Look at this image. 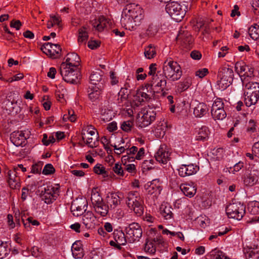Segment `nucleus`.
<instances>
[{
    "label": "nucleus",
    "instance_id": "nucleus-41",
    "mask_svg": "<svg viewBox=\"0 0 259 259\" xmlns=\"http://www.w3.org/2000/svg\"><path fill=\"white\" fill-rule=\"evenodd\" d=\"M156 54V50L153 45L150 44L145 48L144 55L146 58H153Z\"/></svg>",
    "mask_w": 259,
    "mask_h": 259
},
{
    "label": "nucleus",
    "instance_id": "nucleus-63",
    "mask_svg": "<svg viewBox=\"0 0 259 259\" xmlns=\"http://www.w3.org/2000/svg\"><path fill=\"white\" fill-rule=\"evenodd\" d=\"M255 122L253 120H250L248 122L247 130L248 132H254L255 131Z\"/></svg>",
    "mask_w": 259,
    "mask_h": 259
},
{
    "label": "nucleus",
    "instance_id": "nucleus-11",
    "mask_svg": "<svg viewBox=\"0 0 259 259\" xmlns=\"http://www.w3.org/2000/svg\"><path fill=\"white\" fill-rule=\"evenodd\" d=\"M125 232L130 242L139 241L142 236V228L137 223H133L126 227Z\"/></svg>",
    "mask_w": 259,
    "mask_h": 259
},
{
    "label": "nucleus",
    "instance_id": "nucleus-37",
    "mask_svg": "<svg viewBox=\"0 0 259 259\" xmlns=\"http://www.w3.org/2000/svg\"><path fill=\"white\" fill-rule=\"evenodd\" d=\"M113 237L119 245H124L126 242V239L124 232L121 230H114Z\"/></svg>",
    "mask_w": 259,
    "mask_h": 259
},
{
    "label": "nucleus",
    "instance_id": "nucleus-51",
    "mask_svg": "<svg viewBox=\"0 0 259 259\" xmlns=\"http://www.w3.org/2000/svg\"><path fill=\"white\" fill-rule=\"evenodd\" d=\"M94 171L98 175H102L104 177L108 176L105 167L101 164H97L94 166Z\"/></svg>",
    "mask_w": 259,
    "mask_h": 259
},
{
    "label": "nucleus",
    "instance_id": "nucleus-33",
    "mask_svg": "<svg viewBox=\"0 0 259 259\" xmlns=\"http://www.w3.org/2000/svg\"><path fill=\"white\" fill-rule=\"evenodd\" d=\"M156 242H157L158 243H161L162 241L161 238L159 237V238H156L152 240L146 241L144 247L145 251L150 253H154L156 251V247L154 245V243Z\"/></svg>",
    "mask_w": 259,
    "mask_h": 259
},
{
    "label": "nucleus",
    "instance_id": "nucleus-29",
    "mask_svg": "<svg viewBox=\"0 0 259 259\" xmlns=\"http://www.w3.org/2000/svg\"><path fill=\"white\" fill-rule=\"evenodd\" d=\"M96 218L91 211H87L82 216V223L85 227L88 229L94 227L95 224Z\"/></svg>",
    "mask_w": 259,
    "mask_h": 259
},
{
    "label": "nucleus",
    "instance_id": "nucleus-12",
    "mask_svg": "<svg viewBox=\"0 0 259 259\" xmlns=\"http://www.w3.org/2000/svg\"><path fill=\"white\" fill-rule=\"evenodd\" d=\"M211 113L214 120H223L227 116L224 110V104L220 99H217L213 103Z\"/></svg>",
    "mask_w": 259,
    "mask_h": 259
},
{
    "label": "nucleus",
    "instance_id": "nucleus-27",
    "mask_svg": "<svg viewBox=\"0 0 259 259\" xmlns=\"http://www.w3.org/2000/svg\"><path fill=\"white\" fill-rule=\"evenodd\" d=\"M249 80L245 83H243L244 86L245 92L247 95H250L254 93L259 94V83L257 82L251 81Z\"/></svg>",
    "mask_w": 259,
    "mask_h": 259
},
{
    "label": "nucleus",
    "instance_id": "nucleus-45",
    "mask_svg": "<svg viewBox=\"0 0 259 259\" xmlns=\"http://www.w3.org/2000/svg\"><path fill=\"white\" fill-rule=\"evenodd\" d=\"M248 209L252 214H256L259 212V202L253 201L250 202L248 204Z\"/></svg>",
    "mask_w": 259,
    "mask_h": 259
},
{
    "label": "nucleus",
    "instance_id": "nucleus-4",
    "mask_svg": "<svg viewBox=\"0 0 259 259\" xmlns=\"http://www.w3.org/2000/svg\"><path fill=\"white\" fill-rule=\"evenodd\" d=\"M165 10L172 19L177 22H180L186 14L187 7L178 2L171 1L166 4Z\"/></svg>",
    "mask_w": 259,
    "mask_h": 259
},
{
    "label": "nucleus",
    "instance_id": "nucleus-23",
    "mask_svg": "<svg viewBox=\"0 0 259 259\" xmlns=\"http://www.w3.org/2000/svg\"><path fill=\"white\" fill-rule=\"evenodd\" d=\"M106 201L110 211L115 210V208L120 203L119 196L115 193L108 194L106 197Z\"/></svg>",
    "mask_w": 259,
    "mask_h": 259
},
{
    "label": "nucleus",
    "instance_id": "nucleus-18",
    "mask_svg": "<svg viewBox=\"0 0 259 259\" xmlns=\"http://www.w3.org/2000/svg\"><path fill=\"white\" fill-rule=\"evenodd\" d=\"M145 189L149 195L154 194L156 196L160 193L162 190L161 183L158 179H154L145 184Z\"/></svg>",
    "mask_w": 259,
    "mask_h": 259
},
{
    "label": "nucleus",
    "instance_id": "nucleus-21",
    "mask_svg": "<svg viewBox=\"0 0 259 259\" xmlns=\"http://www.w3.org/2000/svg\"><path fill=\"white\" fill-rule=\"evenodd\" d=\"M180 188L184 194L190 198L194 196L196 193V186L194 183L182 184Z\"/></svg>",
    "mask_w": 259,
    "mask_h": 259
},
{
    "label": "nucleus",
    "instance_id": "nucleus-20",
    "mask_svg": "<svg viewBox=\"0 0 259 259\" xmlns=\"http://www.w3.org/2000/svg\"><path fill=\"white\" fill-rule=\"evenodd\" d=\"M169 153L165 145L160 146L156 153L155 154L156 160L160 163H166L169 159Z\"/></svg>",
    "mask_w": 259,
    "mask_h": 259
},
{
    "label": "nucleus",
    "instance_id": "nucleus-5",
    "mask_svg": "<svg viewBox=\"0 0 259 259\" xmlns=\"http://www.w3.org/2000/svg\"><path fill=\"white\" fill-rule=\"evenodd\" d=\"M60 72L64 80L71 84H77L81 78V74L78 68L67 66L62 63L60 67Z\"/></svg>",
    "mask_w": 259,
    "mask_h": 259
},
{
    "label": "nucleus",
    "instance_id": "nucleus-42",
    "mask_svg": "<svg viewBox=\"0 0 259 259\" xmlns=\"http://www.w3.org/2000/svg\"><path fill=\"white\" fill-rule=\"evenodd\" d=\"M248 34L252 39H257L259 37V24L251 25L248 29Z\"/></svg>",
    "mask_w": 259,
    "mask_h": 259
},
{
    "label": "nucleus",
    "instance_id": "nucleus-50",
    "mask_svg": "<svg viewBox=\"0 0 259 259\" xmlns=\"http://www.w3.org/2000/svg\"><path fill=\"white\" fill-rule=\"evenodd\" d=\"M63 120L64 121H66L68 120H69L71 122L75 121L76 120V117L74 115V110L71 109H68V113L63 115Z\"/></svg>",
    "mask_w": 259,
    "mask_h": 259
},
{
    "label": "nucleus",
    "instance_id": "nucleus-16",
    "mask_svg": "<svg viewBox=\"0 0 259 259\" xmlns=\"http://www.w3.org/2000/svg\"><path fill=\"white\" fill-rule=\"evenodd\" d=\"M88 202L84 199H76L72 202L71 210L74 216L78 217L83 213L87 210Z\"/></svg>",
    "mask_w": 259,
    "mask_h": 259
},
{
    "label": "nucleus",
    "instance_id": "nucleus-15",
    "mask_svg": "<svg viewBox=\"0 0 259 259\" xmlns=\"http://www.w3.org/2000/svg\"><path fill=\"white\" fill-rule=\"evenodd\" d=\"M41 50L47 55L50 56L52 58L58 57L61 52V48L59 45L54 44L51 42L44 44L41 47Z\"/></svg>",
    "mask_w": 259,
    "mask_h": 259
},
{
    "label": "nucleus",
    "instance_id": "nucleus-57",
    "mask_svg": "<svg viewBox=\"0 0 259 259\" xmlns=\"http://www.w3.org/2000/svg\"><path fill=\"white\" fill-rule=\"evenodd\" d=\"M124 165V169L130 173L136 172V167L134 164H127L126 163H123Z\"/></svg>",
    "mask_w": 259,
    "mask_h": 259
},
{
    "label": "nucleus",
    "instance_id": "nucleus-56",
    "mask_svg": "<svg viewBox=\"0 0 259 259\" xmlns=\"http://www.w3.org/2000/svg\"><path fill=\"white\" fill-rule=\"evenodd\" d=\"M102 119L104 121H108L112 119V111L108 110L106 111V109L102 110Z\"/></svg>",
    "mask_w": 259,
    "mask_h": 259
},
{
    "label": "nucleus",
    "instance_id": "nucleus-58",
    "mask_svg": "<svg viewBox=\"0 0 259 259\" xmlns=\"http://www.w3.org/2000/svg\"><path fill=\"white\" fill-rule=\"evenodd\" d=\"M208 73V70L207 68H204L199 69L196 71L195 75L200 78H202Z\"/></svg>",
    "mask_w": 259,
    "mask_h": 259
},
{
    "label": "nucleus",
    "instance_id": "nucleus-9",
    "mask_svg": "<svg viewBox=\"0 0 259 259\" xmlns=\"http://www.w3.org/2000/svg\"><path fill=\"white\" fill-rule=\"evenodd\" d=\"M235 68L237 73L240 75L242 83L251 80L254 76L253 69L242 61L236 63Z\"/></svg>",
    "mask_w": 259,
    "mask_h": 259
},
{
    "label": "nucleus",
    "instance_id": "nucleus-53",
    "mask_svg": "<svg viewBox=\"0 0 259 259\" xmlns=\"http://www.w3.org/2000/svg\"><path fill=\"white\" fill-rule=\"evenodd\" d=\"M133 125V122L131 120L125 121L121 124V128L126 132H128L131 130Z\"/></svg>",
    "mask_w": 259,
    "mask_h": 259
},
{
    "label": "nucleus",
    "instance_id": "nucleus-61",
    "mask_svg": "<svg viewBox=\"0 0 259 259\" xmlns=\"http://www.w3.org/2000/svg\"><path fill=\"white\" fill-rule=\"evenodd\" d=\"M228 231V229L225 228L224 231H219L218 233H214V234L210 235L209 237V240H212L214 238H217L218 236H223L226 234Z\"/></svg>",
    "mask_w": 259,
    "mask_h": 259
},
{
    "label": "nucleus",
    "instance_id": "nucleus-6",
    "mask_svg": "<svg viewBox=\"0 0 259 259\" xmlns=\"http://www.w3.org/2000/svg\"><path fill=\"white\" fill-rule=\"evenodd\" d=\"M126 204L131 210H133L138 215L143 213V201L137 191H130L126 197Z\"/></svg>",
    "mask_w": 259,
    "mask_h": 259
},
{
    "label": "nucleus",
    "instance_id": "nucleus-7",
    "mask_svg": "<svg viewBox=\"0 0 259 259\" xmlns=\"http://www.w3.org/2000/svg\"><path fill=\"white\" fill-rule=\"evenodd\" d=\"M220 80L218 81L219 87L225 90L233 82L234 79V72L232 68L229 66H225L220 69L218 73Z\"/></svg>",
    "mask_w": 259,
    "mask_h": 259
},
{
    "label": "nucleus",
    "instance_id": "nucleus-1",
    "mask_svg": "<svg viewBox=\"0 0 259 259\" xmlns=\"http://www.w3.org/2000/svg\"><path fill=\"white\" fill-rule=\"evenodd\" d=\"M144 18L143 9L138 5L130 3L123 9L120 22L125 29H133Z\"/></svg>",
    "mask_w": 259,
    "mask_h": 259
},
{
    "label": "nucleus",
    "instance_id": "nucleus-60",
    "mask_svg": "<svg viewBox=\"0 0 259 259\" xmlns=\"http://www.w3.org/2000/svg\"><path fill=\"white\" fill-rule=\"evenodd\" d=\"M136 159L135 156L132 155H128L126 153V155L122 156L121 158V161L122 163H127V162H133Z\"/></svg>",
    "mask_w": 259,
    "mask_h": 259
},
{
    "label": "nucleus",
    "instance_id": "nucleus-43",
    "mask_svg": "<svg viewBox=\"0 0 259 259\" xmlns=\"http://www.w3.org/2000/svg\"><path fill=\"white\" fill-rule=\"evenodd\" d=\"M248 256L252 259L259 258V247L257 245H253L248 248Z\"/></svg>",
    "mask_w": 259,
    "mask_h": 259
},
{
    "label": "nucleus",
    "instance_id": "nucleus-14",
    "mask_svg": "<svg viewBox=\"0 0 259 259\" xmlns=\"http://www.w3.org/2000/svg\"><path fill=\"white\" fill-rule=\"evenodd\" d=\"M6 175L8 178V182L11 188L18 189L20 188V174L14 167L12 169L8 170Z\"/></svg>",
    "mask_w": 259,
    "mask_h": 259
},
{
    "label": "nucleus",
    "instance_id": "nucleus-52",
    "mask_svg": "<svg viewBox=\"0 0 259 259\" xmlns=\"http://www.w3.org/2000/svg\"><path fill=\"white\" fill-rule=\"evenodd\" d=\"M145 89H143L142 90H138L137 91V98L141 97V100L145 101H148L151 99V95L148 94L144 92Z\"/></svg>",
    "mask_w": 259,
    "mask_h": 259
},
{
    "label": "nucleus",
    "instance_id": "nucleus-28",
    "mask_svg": "<svg viewBox=\"0 0 259 259\" xmlns=\"http://www.w3.org/2000/svg\"><path fill=\"white\" fill-rule=\"evenodd\" d=\"M82 246V245L80 241H75L72 244L71 251L74 258L80 259L83 257L84 253Z\"/></svg>",
    "mask_w": 259,
    "mask_h": 259
},
{
    "label": "nucleus",
    "instance_id": "nucleus-36",
    "mask_svg": "<svg viewBox=\"0 0 259 259\" xmlns=\"http://www.w3.org/2000/svg\"><path fill=\"white\" fill-rule=\"evenodd\" d=\"M244 102L246 106L250 107L252 105H254L259 99V94L255 93L247 95L244 93Z\"/></svg>",
    "mask_w": 259,
    "mask_h": 259
},
{
    "label": "nucleus",
    "instance_id": "nucleus-31",
    "mask_svg": "<svg viewBox=\"0 0 259 259\" xmlns=\"http://www.w3.org/2000/svg\"><path fill=\"white\" fill-rule=\"evenodd\" d=\"M95 212L101 217H105L108 214L110 208L108 204L104 201L93 206Z\"/></svg>",
    "mask_w": 259,
    "mask_h": 259
},
{
    "label": "nucleus",
    "instance_id": "nucleus-62",
    "mask_svg": "<svg viewBox=\"0 0 259 259\" xmlns=\"http://www.w3.org/2000/svg\"><path fill=\"white\" fill-rule=\"evenodd\" d=\"M157 31V28L156 26L150 24L149 25L148 28L147 30V33L149 35H154Z\"/></svg>",
    "mask_w": 259,
    "mask_h": 259
},
{
    "label": "nucleus",
    "instance_id": "nucleus-38",
    "mask_svg": "<svg viewBox=\"0 0 259 259\" xmlns=\"http://www.w3.org/2000/svg\"><path fill=\"white\" fill-rule=\"evenodd\" d=\"M171 207L168 205L161 204L159 208L161 215L165 219L169 220L172 218V213L171 211Z\"/></svg>",
    "mask_w": 259,
    "mask_h": 259
},
{
    "label": "nucleus",
    "instance_id": "nucleus-30",
    "mask_svg": "<svg viewBox=\"0 0 259 259\" xmlns=\"http://www.w3.org/2000/svg\"><path fill=\"white\" fill-rule=\"evenodd\" d=\"M89 39L88 28L82 26L78 30L77 41L79 46L85 45Z\"/></svg>",
    "mask_w": 259,
    "mask_h": 259
},
{
    "label": "nucleus",
    "instance_id": "nucleus-19",
    "mask_svg": "<svg viewBox=\"0 0 259 259\" xmlns=\"http://www.w3.org/2000/svg\"><path fill=\"white\" fill-rule=\"evenodd\" d=\"M27 137L23 131L13 132L10 136V140L12 143L16 146H22L25 144Z\"/></svg>",
    "mask_w": 259,
    "mask_h": 259
},
{
    "label": "nucleus",
    "instance_id": "nucleus-49",
    "mask_svg": "<svg viewBox=\"0 0 259 259\" xmlns=\"http://www.w3.org/2000/svg\"><path fill=\"white\" fill-rule=\"evenodd\" d=\"M156 66L157 65L155 63H152L149 66L148 75L151 76V78L154 77L155 75L160 74L162 73L160 70H157Z\"/></svg>",
    "mask_w": 259,
    "mask_h": 259
},
{
    "label": "nucleus",
    "instance_id": "nucleus-10",
    "mask_svg": "<svg viewBox=\"0 0 259 259\" xmlns=\"http://www.w3.org/2000/svg\"><path fill=\"white\" fill-rule=\"evenodd\" d=\"M59 187L52 185L44 186L41 192V198L45 203H52L55 200L59 195Z\"/></svg>",
    "mask_w": 259,
    "mask_h": 259
},
{
    "label": "nucleus",
    "instance_id": "nucleus-35",
    "mask_svg": "<svg viewBox=\"0 0 259 259\" xmlns=\"http://www.w3.org/2000/svg\"><path fill=\"white\" fill-rule=\"evenodd\" d=\"M209 134V131L208 127L202 126L197 131L196 139L197 140L204 141L208 139Z\"/></svg>",
    "mask_w": 259,
    "mask_h": 259
},
{
    "label": "nucleus",
    "instance_id": "nucleus-55",
    "mask_svg": "<svg viewBox=\"0 0 259 259\" xmlns=\"http://www.w3.org/2000/svg\"><path fill=\"white\" fill-rule=\"evenodd\" d=\"M42 162L41 161L38 162L32 165L31 167V171L33 174H38L40 172L42 166Z\"/></svg>",
    "mask_w": 259,
    "mask_h": 259
},
{
    "label": "nucleus",
    "instance_id": "nucleus-54",
    "mask_svg": "<svg viewBox=\"0 0 259 259\" xmlns=\"http://www.w3.org/2000/svg\"><path fill=\"white\" fill-rule=\"evenodd\" d=\"M55 171V169L52 164H47L45 166L42 172L44 175H48L53 174Z\"/></svg>",
    "mask_w": 259,
    "mask_h": 259
},
{
    "label": "nucleus",
    "instance_id": "nucleus-47",
    "mask_svg": "<svg viewBox=\"0 0 259 259\" xmlns=\"http://www.w3.org/2000/svg\"><path fill=\"white\" fill-rule=\"evenodd\" d=\"M112 170L119 177L125 176L124 167H122L121 164L119 163H115L112 167Z\"/></svg>",
    "mask_w": 259,
    "mask_h": 259
},
{
    "label": "nucleus",
    "instance_id": "nucleus-8",
    "mask_svg": "<svg viewBox=\"0 0 259 259\" xmlns=\"http://www.w3.org/2000/svg\"><path fill=\"white\" fill-rule=\"evenodd\" d=\"M226 211L229 218L240 220L245 213V206L240 202H235L226 207Z\"/></svg>",
    "mask_w": 259,
    "mask_h": 259
},
{
    "label": "nucleus",
    "instance_id": "nucleus-40",
    "mask_svg": "<svg viewBox=\"0 0 259 259\" xmlns=\"http://www.w3.org/2000/svg\"><path fill=\"white\" fill-rule=\"evenodd\" d=\"M10 250L8 242L0 241V259L6 257L9 254Z\"/></svg>",
    "mask_w": 259,
    "mask_h": 259
},
{
    "label": "nucleus",
    "instance_id": "nucleus-64",
    "mask_svg": "<svg viewBox=\"0 0 259 259\" xmlns=\"http://www.w3.org/2000/svg\"><path fill=\"white\" fill-rule=\"evenodd\" d=\"M252 150L254 154L259 158V141L254 144Z\"/></svg>",
    "mask_w": 259,
    "mask_h": 259
},
{
    "label": "nucleus",
    "instance_id": "nucleus-48",
    "mask_svg": "<svg viewBox=\"0 0 259 259\" xmlns=\"http://www.w3.org/2000/svg\"><path fill=\"white\" fill-rule=\"evenodd\" d=\"M210 255L211 259H230L223 251L220 250H213Z\"/></svg>",
    "mask_w": 259,
    "mask_h": 259
},
{
    "label": "nucleus",
    "instance_id": "nucleus-22",
    "mask_svg": "<svg viewBox=\"0 0 259 259\" xmlns=\"http://www.w3.org/2000/svg\"><path fill=\"white\" fill-rule=\"evenodd\" d=\"M177 39L186 46L190 45L193 42V38L190 33L184 29H181L179 31Z\"/></svg>",
    "mask_w": 259,
    "mask_h": 259
},
{
    "label": "nucleus",
    "instance_id": "nucleus-39",
    "mask_svg": "<svg viewBox=\"0 0 259 259\" xmlns=\"http://www.w3.org/2000/svg\"><path fill=\"white\" fill-rule=\"evenodd\" d=\"M90 81L91 84L95 85V86H99V84L102 85L103 87L102 81V76L99 72H93L90 76Z\"/></svg>",
    "mask_w": 259,
    "mask_h": 259
},
{
    "label": "nucleus",
    "instance_id": "nucleus-3",
    "mask_svg": "<svg viewBox=\"0 0 259 259\" xmlns=\"http://www.w3.org/2000/svg\"><path fill=\"white\" fill-rule=\"evenodd\" d=\"M163 74L166 79L176 81L179 80L182 75L181 67L176 61L167 59L164 61L162 66Z\"/></svg>",
    "mask_w": 259,
    "mask_h": 259
},
{
    "label": "nucleus",
    "instance_id": "nucleus-17",
    "mask_svg": "<svg viewBox=\"0 0 259 259\" xmlns=\"http://www.w3.org/2000/svg\"><path fill=\"white\" fill-rule=\"evenodd\" d=\"M199 169L198 166L193 164H182L178 169L179 175L181 177H185L195 174Z\"/></svg>",
    "mask_w": 259,
    "mask_h": 259
},
{
    "label": "nucleus",
    "instance_id": "nucleus-25",
    "mask_svg": "<svg viewBox=\"0 0 259 259\" xmlns=\"http://www.w3.org/2000/svg\"><path fill=\"white\" fill-rule=\"evenodd\" d=\"M103 89L101 84L99 86L90 87L88 91L89 98L93 102L99 99Z\"/></svg>",
    "mask_w": 259,
    "mask_h": 259
},
{
    "label": "nucleus",
    "instance_id": "nucleus-32",
    "mask_svg": "<svg viewBox=\"0 0 259 259\" xmlns=\"http://www.w3.org/2000/svg\"><path fill=\"white\" fill-rule=\"evenodd\" d=\"M208 110L206 104L204 103H199L194 108L193 113L196 117H201L206 113Z\"/></svg>",
    "mask_w": 259,
    "mask_h": 259
},
{
    "label": "nucleus",
    "instance_id": "nucleus-24",
    "mask_svg": "<svg viewBox=\"0 0 259 259\" xmlns=\"http://www.w3.org/2000/svg\"><path fill=\"white\" fill-rule=\"evenodd\" d=\"M80 61V59L79 56L75 53H72L67 54L66 62L64 63L67 66H69L70 68H78V66L79 65Z\"/></svg>",
    "mask_w": 259,
    "mask_h": 259
},
{
    "label": "nucleus",
    "instance_id": "nucleus-26",
    "mask_svg": "<svg viewBox=\"0 0 259 259\" xmlns=\"http://www.w3.org/2000/svg\"><path fill=\"white\" fill-rule=\"evenodd\" d=\"M110 21L104 16H101L97 20L93 22L92 25L99 31H101L105 28H108L110 26Z\"/></svg>",
    "mask_w": 259,
    "mask_h": 259
},
{
    "label": "nucleus",
    "instance_id": "nucleus-13",
    "mask_svg": "<svg viewBox=\"0 0 259 259\" xmlns=\"http://www.w3.org/2000/svg\"><path fill=\"white\" fill-rule=\"evenodd\" d=\"M166 77L163 74L155 75L154 77L150 80V83H148L145 85L146 90L148 91V89L156 90L159 88V90L162 91L166 85Z\"/></svg>",
    "mask_w": 259,
    "mask_h": 259
},
{
    "label": "nucleus",
    "instance_id": "nucleus-2",
    "mask_svg": "<svg viewBox=\"0 0 259 259\" xmlns=\"http://www.w3.org/2000/svg\"><path fill=\"white\" fill-rule=\"evenodd\" d=\"M158 104L154 106L153 104H150L146 108L142 110L139 114L138 118V124L139 127L142 128L149 125L155 120L156 115V109L160 108Z\"/></svg>",
    "mask_w": 259,
    "mask_h": 259
},
{
    "label": "nucleus",
    "instance_id": "nucleus-46",
    "mask_svg": "<svg viewBox=\"0 0 259 259\" xmlns=\"http://www.w3.org/2000/svg\"><path fill=\"white\" fill-rule=\"evenodd\" d=\"M191 84V80L190 78L186 79L184 81L180 82L178 86L179 92H182L187 90Z\"/></svg>",
    "mask_w": 259,
    "mask_h": 259
},
{
    "label": "nucleus",
    "instance_id": "nucleus-59",
    "mask_svg": "<svg viewBox=\"0 0 259 259\" xmlns=\"http://www.w3.org/2000/svg\"><path fill=\"white\" fill-rule=\"evenodd\" d=\"M243 167V163L242 162H239L235 164L233 167H230L229 172L235 174V172L239 171Z\"/></svg>",
    "mask_w": 259,
    "mask_h": 259
},
{
    "label": "nucleus",
    "instance_id": "nucleus-34",
    "mask_svg": "<svg viewBox=\"0 0 259 259\" xmlns=\"http://www.w3.org/2000/svg\"><path fill=\"white\" fill-rule=\"evenodd\" d=\"M5 109L9 112L18 113L20 112V108L17 105V102L7 100L5 102Z\"/></svg>",
    "mask_w": 259,
    "mask_h": 259
},
{
    "label": "nucleus",
    "instance_id": "nucleus-44",
    "mask_svg": "<svg viewBox=\"0 0 259 259\" xmlns=\"http://www.w3.org/2000/svg\"><path fill=\"white\" fill-rule=\"evenodd\" d=\"M91 199L93 206L103 201L102 197L96 190L92 191Z\"/></svg>",
    "mask_w": 259,
    "mask_h": 259
}]
</instances>
